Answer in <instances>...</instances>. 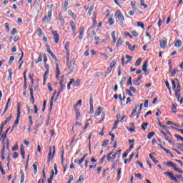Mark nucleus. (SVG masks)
Segmentation results:
<instances>
[{
    "instance_id": "f257e3e1",
    "label": "nucleus",
    "mask_w": 183,
    "mask_h": 183,
    "mask_svg": "<svg viewBox=\"0 0 183 183\" xmlns=\"http://www.w3.org/2000/svg\"><path fill=\"white\" fill-rule=\"evenodd\" d=\"M19 118H21V104L18 103L17 117H16V119L13 124L12 129H14V128H16V127L18 126V124H19Z\"/></svg>"
},
{
    "instance_id": "f03ea898",
    "label": "nucleus",
    "mask_w": 183,
    "mask_h": 183,
    "mask_svg": "<svg viewBox=\"0 0 183 183\" xmlns=\"http://www.w3.org/2000/svg\"><path fill=\"white\" fill-rule=\"evenodd\" d=\"M68 69L70 72H74L75 69V61L72 60L71 61H67Z\"/></svg>"
},
{
    "instance_id": "7ed1b4c3",
    "label": "nucleus",
    "mask_w": 183,
    "mask_h": 183,
    "mask_svg": "<svg viewBox=\"0 0 183 183\" xmlns=\"http://www.w3.org/2000/svg\"><path fill=\"white\" fill-rule=\"evenodd\" d=\"M164 175H167V177H169L171 181H174V182H178V179H177V177H174V174L169 172H164Z\"/></svg>"
},
{
    "instance_id": "20e7f679",
    "label": "nucleus",
    "mask_w": 183,
    "mask_h": 183,
    "mask_svg": "<svg viewBox=\"0 0 183 183\" xmlns=\"http://www.w3.org/2000/svg\"><path fill=\"white\" fill-rule=\"evenodd\" d=\"M69 45H70L69 41H66L65 46H64V49H66V55H67L66 56L67 62L69 61Z\"/></svg>"
},
{
    "instance_id": "39448f33",
    "label": "nucleus",
    "mask_w": 183,
    "mask_h": 183,
    "mask_svg": "<svg viewBox=\"0 0 183 183\" xmlns=\"http://www.w3.org/2000/svg\"><path fill=\"white\" fill-rule=\"evenodd\" d=\"M116 15L117 16V19L121 22V24H124V15H122V13L121 11H118L116 12Z\"/></svg>"
},
{
    "instance_id": "423d86ee",
    "label": "nucleus",
    "mask_w": 183,
    "mask_h": 183,
    "mask_svg": "<svg viewBox=\"0 0 183 183\" xmlns=\"http://www.w3.org/2000/svg\"><path fill=\"white\" fill-rule=\"evenodd\" d=\"M51 34H52L53 36H54V42L56 44H58V42H59V34H58V32L56 31H51Z\"/></svg>"
},
{
    "instance_id": "0eeeda50",
    "label": "nucleus",
    "mask_w": 183,
    "mask_h": 183,
    "mask_svg": "<svg viewBox=\"0 0 183 183\" xmlns=\"http://www.w3.org/2000/svg\"><path fill=\"white\" fill-rule=\"evenodd\" d=\"M47 157H48V160H47L48 163H49L50 161H52V159H54V153L52 154V147H49V152Z\"/></svg>"
},
{
    "instance_id": "6e6552de",
    "label": "nucleus",
    "mask_w": 183,
    "mask_h": 183,
    "mask_svg": "<svg viewBox=\"0 0 183 183\" xmlns=\"http://www.w3.org/2000/svg\"><path fill=\"white\" fill-rule=\"evenodd\" d=\"M85 31V29L84 27H81L79 30V39H82L84 38V32Z\"/></svg>"
},
{
    "instance_id": "1a4fd4ad",
    "label": "nucleus",
    "mask_w": 183,
    "mask_h": 183,
    "mask_svg": "<svg viewBox=\"0 0 183 183\" xmlns=\"http://www.w3.org/2000/svg\"><path fill=\"white\" fill-rule=\"evenodd\" d=\"M64 88H65V84H60V88H59V92L57 93V95L56 97L55 101H56V99H58V97H59V94H61V92H62V91H64Z\"/></svg>"
},
{
    "instance_id": "9d476101",
    "label": "nucleus",
    "mask_w": 183,
    "mask_h": 183,
    "mask_svg": "<svg viewBox=\"0 0 183 183\" xmlns=\"http://www.w3.org/2000/svg\"><path fill=\"white\" fill-rule=\"evenodd\" d=\"M56 94V90H55L54 95L51 97L50 100V111H52V107H54V98H55V94Z\"/></svg>"
},
{
    "instance_id": "9b49d317",
    "label": "nucleus",
    "mask_w": 183,
    "mask_h": 183,
    "mask_svg": "<svg viewBox=\"0 0 183 183\" xmlns=\"http://www.w3.org/2000/svg\"><path fill=\"white\" fill-rule=\"evenodd\" d=\"M70 26L74 34H75V31L76 30V26L75 25V23L73 21H70Z\"/></svg>"
},
{
    "instance_id": "f8f14e48",
    "label": "nucleus",
    "mask_w": 183,
    "mask_h": 183,
    "mask_svg": "<svg viewBox=\"0 0 183 183\" xmlns=\"http://www.w3.org/2000/svg\"><path fill=\"white\" fill-rule=\"evenodd\" d=\"M101 111H102V107H99L95 112L94 117H99L101 115Z\"/></svg>"
},
{
    "instance_id": "ddd939ff",
    "label": "nucleus",
    "mask_w": 183,
    "mask_h": 183,
    "mask_svg": "<svg viewBox=\"0 0 183 183\" xmlns=\"http://www.w3.org/2000/svg\"><path fill=\"white\" fill-rule=\"evenodd\" d=\"M148 68V61H145L144 64L142 66V71L147 72Z\"/></svg>"
},
{
    "instance_id": "4468645a",
    "label": "nucleus",
    "mask_w": 183,
    "mask_h": 183,
    "mask_svg": "<svg viewBox=\"0 0 183 183\" xmlns=\"http://www.w3.org/2000/svg\"><path fill=\"white\" fill-rule=\"evenodd\" d=\"M174 46H176V48L182 46V41L180 39L177 40L174 44Z\"/></svg>"
},
{
    "instance_id": "2eb2a0df",
    "label": "nucleus",
    "mask_w": 183,
    "mask_h": 183,
    "mask_svg": "<svg viewBox=\"0 0 183 183\" xmlns=\"http://www.w3.org/2000/svg\"><path fill=\"white\" fill-rule=\"evenodd\" d=\"M33 168L34 174H36V172H38V162H36L33 164Z\"/></svg>"
},
{
    "instance_id": "dca6fc26",
    "label": "nucleus",
    "mask_w": 183,
    "mask_h": 183,
    "mask_svg": "<svg viewBox=\"0 0 183 183\" xmlns=\"http://www.w3.org/2000/svg\"><path fill=\"white\" fill-rule=\"evenodd\" d=\"M42 174L43 178L41 179V183H45L46 181V174H45V169H43Z\"/></svg>"
},
{
    "instance_id": "f3484780",
    "label": "nucleus",
    "mask_w": 183,
    "mask_h": 183,
    "mask_svg": "<svg viewBox=\"0 0 183 183\" xmlns=\"http://www.w3.org/2000/svg\"><path fill=\"white\" fill-rule=\"evenodd\" d=\"M20 174H21V183H24V181H25V174L24 173V171L21 170L20 171Z\"/></svg>"
},
{
    "instance_id": "a211bd4d",
    "label": "nucleus",
    "mask_w": 183,
    "mask_h": 183,
    "mask_svg": "<svg viewBox=\"0 0 183 183\" xmlns=\"http://www.w3.org/2000/svg\"><path fill=\"white\" fill-rule=\"evenodd\" d=\"M59 21L61 22V25H65V20L62 17V14L59 15Z\"/></svg>"
},
{
    "instance_id": "6ab92c4d",
    "label": "nucleus",
    "mask_w": 183,
    "mask_h": 183,
    "mask_svg": "<svg viewBox=\"0 0 183 183\" xmlns=\"http://www.w3.org/2000/svg\"><path fill=\"white\" fill-rule=\"evenodd\" d=\"M160 46L161 48L164 49L167 46V40L164 39L160 41Z\"/></svg>"
},
{
    "instance_id": "aec40b11",
    "label": "nucleus",
    "mask_w": 183,
    "mask_h": 183,
    "mask_svg": "<svg viewBox=\"0 0 183 183\" xmlns=\"http://www.w3.org/2000/svg\"><path fill=\"white\" fill-rule=\"evenodd\" d=\"M48 15V22H51V19L52 18V10H49L47 13Z\"/></svg>"
},
{
    "instance_id": "412c9836",
    "label": "nucleus",
    "mask_w": 183,
    "mask_h": 183,
    "mask_svg": "<svg viewBox=\"0 0 183 183\" xmlns=\"http://www.w3.org/2000/svg\"><path fill=\"white\" fill-rule=\"evenodd\" d=\"M8 72H9V76L7 80L11 81V79H12V69H9Z\"/></svg>"
},
{
    "instance_id": "4be33fe9",
    "label": "nucleus",
    "mask_w": 183,
    "mask_h": 183,
    "mask_svg": "<svg viewBox=\"0 0 183 183\" xmlns=\"http://www.w3.org/2000/svg\"><path fill=\"white\" fill-rule=\"evenodd\" d=\"M22 58H24V52L23 51H21V56L19 59V62H21V63H20L19 69H21V66H22V64H24V61H22Z\"/></svg>"
},
{
    "instance_id": "5701e85b",
    "label": "nucleus",
    "mask_w": 183,
    "mask_h": 183,
    "mask_svg": "<svg viewBox=\"0 0 183 183\" xmlns=\"http://www.w3.org/2000/svg\"><path fill=\"white\" fill-rule=\"evenodd\" d=\"M49 55H51V58H53V59H54V61L56 62H58V59H56V56H55V54L51 51L49 52Z\"/></svg>"
},
{
    "instance_id": "b1692460",
    "label": "nucleus",
    "mask_w": 183,
    "mask_h": 183,
    "mask_svg": "<svg viewBox=\"0 0 183 183\" xmlns=\"http://www.w3.org/2000/svg\"><path fill=\"white\" fill-rule=\"evenodd\" d=\"M112 71V67H109L107 68V71L105 72L104 76L107 77L108 76V75H109V74H111V72Z\"/></svg>"
},
{
    "instance_id": "393cba45",
    "label": "nucleus",
    "mask_w": 183,
    "mask_h": 183,
    "mask_svg": "<svg viewBox=\"0 0 183 183\" xmlns=\"http://www.w3.org/2000/svg\"><path fill=\"white\" fill-rule=\"evenodd\" d=\"M141 6H144V9L148 8V5L145 4V1L144 0H139Z\"/></svg>"
},
{
    "instance_id": "a878e982",
    "label": "nucleus",
    "mask_w": 183,
    "mask_h": 183,
    "mask_svg": "<svg viewBox=\"0 0 183 183\" xmlns=\"http://www.w3.org/2000/svg\"><path fill=\"white\" fill-rule=\"evenodd\" d=\"M56 75H60L61 71H59V64H56Z\"/></svg>"
},
{
    "instance_id": "bb28decb",
    "label": "nucleus",
    "mask_w": 183,
    "mask_h": 183,
    "mask_svg": "<svg viewBox=\"0 0 183 183\" xmlns=\"http://www.w3.org/2000/svg\"><path fill=\"white\" fill-rule=\"evenodd\" d=\"M154 135H155V132H149V133L148 134V135H147L148 139H152V137H154Z\"/></svg>"
},
{
    "instance_id": "cd10ccee",
    "label": "nucleus",
    "mask_w": 183,
    "mask_h": 183,
    "mask_svg": "<svg viewBox=\"0 0 183 183\" xmlns=\"http://www.w3.org/2000/svg\"><path fill=\"white\" fill-rule=\"evenodd\" d=\"M20 151H21V156L25 155V149H24V144H21L20 146Z\"/></svg>"
},
{
    "instance_id": "c85d7f7f",
    "label": "nucleus",
    "mask_w": 183,
    "mask_h": 183,
    "mask_svg": "<svg viewBox=\"0 0 183 183\" xmlns=\"http://www.w3.org/2000/svg\"><path fill=\"white\" fill-rule=\"evenodd\" d=\"M149 158L153 161V162L154 164H158V162H159L158 160L155 159V157H154V156H152V154H149Z\"/></svg>"
},
{
    "instance_id": "c756f323",
    "label": "nucleus",
    "mask_w": 183,
    "mask_h": 183,
    "mask_svg": "<svg viewBox=\"0 0 183 183\" xmlns=\"http://www.w3.org/2000/svg\"><path fill=\"white\" fill-rule=\"evenodd\" d=\"M5 151V146L3 147L1 149V159L4 161L5 159V154H4V152Z\"/></svg>"
},
{
    "instance_id": "7c9ffc66",
    "label": "nucleus",
    "mask_w": 183,
    "mask_h": 183,
    "mask_svg": "<svg viewBox=\"0 0 183 183\" xmlns=\"http://www.w3.org/2000/svg\"><path fill=\"white\" fill-rule=\"evenodd\" d=\"M115 22V20H114V18H110L109 19V25L110 26H112V25H114V23Z\"/></svg>"
},
{
    "instance_id": "2f4dec72",
    "label": "nucleus",
    "mask_w": 183,
    "mask_h": 183,
    "mask_svg": "<svg viewBox=\"0 0 183 183\" xmlns=\"http://www.w3.org/2000/svg\"><path fill=\"white\" fill-rule=\"evenodd\" d=\"M118 124H119V120H117L114 122V123L113 124V129H117V128L118 127Z\"/></svg>"
},
{
    "instance_id": "473e14b6",
    "label": "nucleus",
    "mask_w": 183,
    "mask_h": 183,
    "mask_svg": "<svg viewBox=\"0 0 183 183\" xmlns=\"http://www.w3.org/2000/svg\"><path fill=\"white\" fill-rule=\"evenodd\" d=\"M142 61V59L141 58H139L135 63V66H138L139 65H141V62Z\"/></svg>"
},
{
    "instance_id": "72a5a7b5",
    "label": "nucleus",
    "mask_w": 183,
    "mask_h": 183,
    "mask_svg": "<svg viewBox=\"0 0 183 183\" xmlns=\"http://www.w3.org/2000/svg\"><path fill=\"white\" fill-rule=\"evenodd\" d=\"M131 5L132 6V9H134V11H139V9L136 6L134 2H131Z\"/></svg>"
},
{
    "instance_id": "f704fd0d",
    "label": "nucleus",
    "mask_w": 183,
    "mask_h": 183,
    "mask_svg": "<svg viewBox=\"0 0 183 183\" xmlns=\"http://www.w3.org/2000/svg\"><path fill=\"white\" fill-rule=\"evenodd\" d=\"M167 165H170V167H172V168L174 169L177 164H175L172 162H168Z\"/></svg>"
},
{
    "instance_id": "c9c22d12",
    "label": "nucleus",
    "mask_w": 183,
    "mask_h": 183,
    "mask_svg": "<svg viewBox=\"0 0 183 183\" xmlns=\"http://www.w3.org/2000/svg\"><path fill=\"white\" fill-rule=\"evenodd\" d=\"M167 125H174V127H181V125L179 124H174L171 121H168L167 122Z\"/></svg>"
},
{
    "instance_id": "e433bc0d",
    "label": "nucleus",
    "mask_w": 183,
    "mask_h": 183,
    "mask_svg": "<svg viewBox=\"0 0 183 183\" xmlns=\"http://www.w3.org/2000/svg\"><path fill=\"white\" fill-rule=\"evenodd\" d=\"M177 72H178V69H174L172 71V74H171L170 76H171V77L175 76V74H177Z\"/></svg>"
},
{
    "instance_id": "4c0bfd02",
    "label": "nucleus",
    "mask_w": 183,
    "mask_h": 183,
    "mask_svg": "<svg viewBox=\"0 0 183 183\" xmlns=\"http://www.w3.org/2000/svg\"><path fill=\"white\" fill-rule=\"evenodd\" d=\"M147 127H148V123H142V129L145 131V129H147Z\"/></svg>"
},
{
    "instance_id": "58836bf2",
    "label": "nucleus",
    "mask_w": 183,
    "mask_h": 183,
    "mask_svg": "<svg viewBox=\"0 0 183 183\" xmlns=\"http://www.w3.org/2000/svg\"><path fill=\"white\" fill-rule=\"evenodd\" d=\"M173 169L179 172V174H183V171L181 169L177 168V166Z\"/></svg>"
},
{
    "instance_id": "ea45409f",
    "label": "nucleus",
    "mask_w": 183,
    "mask_h": 183,
    "mask_svg": "<svg viewBox=\"0 0 183 183\" xmlns=\"http://www.w3.org/2000/svg\"><path fill=\"white\" fill-rule=\"evenodd\" d=\"M115 65H117V60H113L112 61V63L110 64V68H114V66H115Z\"/></svg>"
},
{
    "instance_id": "a19ab883",
    "label": "nucleus",
    "mask_w": 183,
    "mask_h": 183,
    "mask_svg": "<svg viewBox=\"0 0 183 183\" xmlns=\"http://www.w3.org/2000/svg\"><path fill=\"white\" fill-rule=\"evenodd\" d=\"M172 89H175L177 88V82L174 79H172Z\"/></svg>"
},
{
    "instance_id": "79ce46f5",
    "label": "nucleus",
    "mask_w": 183,
    "mask_h": 183,
    "mask_svg": "<svg viewBox=\"0 0 183 183\" xmlns=\"http://www.w3.org/2000/svg\"><path fill=\"white\" fill-rule=\"evenodd\" d=\"M108 144H109V140H104L103 142V144H102V147H107L108 145Z\"/></svg>"
},
{
    "instance_id": "37998d69",
    "label": "nucleus",
    "mask_w": 183,
    "mask_h": 183,
    "mask_svg": "<svg viewBox=\"0 0 183 183\" xmlns=\"http://www.w3.org/2000/svg\"><path fill=\"white\" fill-rule=\"evenodd\" d=\"M42 58H43V54H39L36 64H38V62H42Z\"/></svg>"
},
{
    "instance_id": "c03bdc74",
    "label": "nucleus",
    "mask_w": 183,
    "mask_h": 183,
    "mask_svg": "<svg viewBox=\"0 0 183 183\" xmlns=\"http://www.w3.org/2000/svg\"><path fill=\"white\" fill-rule=\"evenodd\" d=\"M137 26H141V28H142V29H144V28H145V25L144 24V23L139 21L137 22Z\"/></svg>"
},
{
    "instance_id": "a18cd8bd",
    "label": "nucleus",
    "mask_w": 183,
    "mask_h": 183,
    "mask_svg": "<svg viewBox=\"0 0 183 183\" xmlns=\"http://www.w3.org/2000/svg\"><path fill=\"white\" fill-rule=\"evenodd\" d=\"M132 35H133V36H135V38H137L138 36V35H139V34H138V32H137V31L134 30L132 31Z\"/></svg>"
},
{
    "instance_id": "49530a36",
    "label": "nucleus",
    "mask_w": 183,
    "mask_h": 183,
    "mask_svg": "<svg viewBox=\"0 0 183 183\" xmlns=\"http://www.w3.org/2000/svg\"><path fill=\"white\" fill-rule=\"evenodd\" d=\"M94 5H92V6L89 8V11H88V14H89V16L91 15V14H92V11H94Z\"/></svg>"
},
{
    "instance_id": "de8ad7c7",
    "label": "nucleus",
    "mask_w": 183,
    "mask_h": 183,
    "mask_svg": "<svg viewBox=\"0 0 183 183\" xmlns=\"http://www.w3.org/2000/svg\"><path fill=\"white\" fill-rule=\"evenodd\" d=\"M174 147L176 148H178V149H181L182 147H183V144H179V143H177V144H174Z\"/></svg>"
},
{
    "instance_id": "09e8293b",
    "label": "nucleus",
    "mask_w": 183,
    "mask_h": 183,
    "mask_svg": "<svg viewBox=\"0 0 183 183\" xmlns=\"http://www.w3.org/2000/svg\"><path fill=\"white\" fill-rule=\"evenodd\" d=\"M127 85H132V78L131 76L129 77Z\"/></svg>"
},
{
    "instance_id": "8fccbe9b",
    "label": "nucleus",
    "mask_w": 183,
    "mask_h": 183,
    "mask_svg": "<svg viewBox=\"0 0 183 183\" xmlns=\"http://www.w3.org/2000/svg\"><path fill=\"white\" fill-rule=\"evenodd\" d=\"M16 32H18V30L15 28H13V29L11 32V35H15V34H16Z\"/></svg>"
},
{
    "instance_id": "3c124183",
    "label": "nucleus",
    "mask_w": 183,
    "mask_h": 183,
    "mask_svg": "<svg viewBox=\"0 0 183 183\" xmlns=\"http://www.w3.org/2000/svg\"><path fill=\"white\" fill-rule=\"evenodd\" d=\"M134 177H136V178H139V179H141L142 178V174H141V173L135 174Z\"/></svg>"
},
{
    "instance_id": "603ef678",
    "label": "nucleus",
    "mask_w": 183,
    "mask_h": 183,
    "mask_svg": "<svg viewBox=\"0 0 183 183\" xmlns=\"http://www.w3.org/2000/svg\"><path fill=\"white\" fill-rule=\"evenodd\" d=\"M126 94H127V95H129V97H133L132 92L129 89L126 90Z\"/></svg>"
},
{
    "instance_id": "864d4df0",
    "label": "nucleus",
    "mask_w": 183,
    "mask_h": 183,
    "mask_svg": "<svg viewBox=\"0 0 183 183\" xmlns=\"http://www.w3.org/2000/svg\"><path fill=\"white\" fill-rule=\"evenodd\" d=\"M85 157H86V155H84L81 159H80V160L79 161V165H81V164H82V162H84V161L85 159Z\"/></svg>"
},
{
    "instance_id": "5fc2aeb1",
    "label": "nucleus",
    "mask_w": 183,
    "mask_h": 183,
    "mask_svg": "<svg viewBox=\"0 0 183 183\" xmlns=\"http://www.w3.org/2000/svg\"><path fill=\"white\" fill-rule=\"evenodd\" d=\"M30 101L33 105L34 104H35V98L34 97V96H31Z\"/></svg>"
},
{
    "instance_id": "6e6d98bb",
    "label": "nucleus",
    "mask_w": 183,
    "mask_h": 183,
    "mask_svg": "<svg viewBox=\"0 0 183 183\" xmlns=\"http://www.w3.org/2000/svg\"><path fill=\"white\" fill-rule=\"evenodd\" d=\"M81 181H84V176L81 175L79 178V179L77 180L76 183H79Z\"/></svg>"
},
{
    "instance_id": "4d7b16f0",
    "label": "nucleus",
    "mask_w": 183,
    "mask_h": 183,
    "mask_svg": "<svg viewBox=\"0 0 183 183\" xmlns=\"http://www.w3.org/2000/svg\"><path fill=\"white\" fill-rule=\"evenodd\" d=\"M0 171L2 174V175H5L6 173L5 172V170L4 169L3 167H0Z\"/></svg>"
},
{
    "instance_id": "13d9d810",
    "label": "nucleus",
    "mask_w": 183,
    "mask_h": 183,
    "mask_svg": "<svg viewBox=\"0 0 183 183\" xmlns=\"http://www.w3.org/2000/svg\"><path fill=\"white\" fill-rule=\"evenodd\" d=\"M166 86L168 88V89L171 94V87L169 86V82H168V81H166Z\"/></svg>"
},
{
    "instance_id": "bf43d9fd",
    "label": "nucleus",
    "mask_w": 183,
    "mask_h": 183,
    "mask_svg": "<svg viewBox=\"0 0 183 183\" xmlns=\"http://www.w3.org/2000/svg\"><path fill=\"white\" fill-rule=\"evenodd\" d=\"M39 36H41L42 35V29L41 28H39L37 30Z\"/></svg>"
},
{
    "instance_id": "052dcab7",
    "label": "nucleus",
    "mask_w": 183,
    "mask_h": 183,
    "mask_svg": "<svg viewBox=\"0 0 183 183\" xmlns=\"http://www.w3.org/2000/svg\"><path fill=\"white\" fill-rule=\"evenodd\" d=\"M148 103H149L148 99L144 101V108H148Z\"/></svg>"
},
{
    "instance_id": "680f3d73",
    "label": "nucleus",
    "mask_w": 183,
    "mask_h": 183,
    "mask_svg": "<svg viewBox=\"0 0 183 183\" xmlns=\"http://www.w3.org/2000/svg\"><path fill=\"white\" fill-rule=\"evenodd\" d=\"M34 114H38V106H36V104L34 106Z\"/></svg>"
},
{
    "instance_id": "e2e57ef3",
    "label": "nucleus",
    "mask_w": 183,
    "mask_h": 183,
    "mask_svg": "<svg viewBox=\"0 0 183 183\" xmlns=\"http://www.w3.org/2000/svg\"><path fill=\"white\" fill-rule=\"evenodd\" d=\"M48 21V16H45L44 18L42 19V23L45 24V22Z\"/></svg>"
},
{
    "instance_id": "0e129e2a",
    "label": "nucleus",
    "mask_w": 183,
    "mask_h": 183,
    "mask_svg": "<svg viewBox=\"0 0 183 183\" xmlns=\"http://www.w3.org/2000/svg\"><path fill=\"white\" fill-rule=\"evenodd\" d=\"M18 157H19V154H18V152H14L13 158L16 159L18 158Z\"/></svg>"
},
{
    "instance_id": "69168bd1",
    "label": "nucleus",
    "mask_w": 183,
    "mask_h": 183,
    "mask_svg": "<svg viewBox=\"0 0 183 183\" xmlns=\"http://www.w3.org/2000/svg\"><path fill=\"white\" fill-rule=\"evenodd\" d=\"M6 132H4L2 134L1 138H3V141H4L5 139H6Z\"/></svg>"
},
{
    "instance_id": "338daca9",
    "label": "nucleus",
    "mask_w": 183,
    "mask_h": 183,
    "mask_svg": "<svg viewBox=\"0 0 183 183\" xmlns=\"http://www.w3.org/2000/svg\"><path fill=\"white\" fill-rule=\"evenodd\" d=\"M43 58H44V63H46V61H48V57H46V54H43Z\"/></svg>"
},
{
    "instance_id": "774afa93",
    "label": "nucleus",
    "mask_w": 183,
    "mask_h": 183,
    "mask_svg": "<svg viewBox=\"0 0 183 183\" xmlns=\"http://www.w3.org/2000/svg\"><path fill=\"white\" fill-rule=\"evenodd\" d=\"M176 177H177V178L178 179H181L182 181H183V177H182V175H181V174H177Z\"/></svg>"
}]
</instances>
